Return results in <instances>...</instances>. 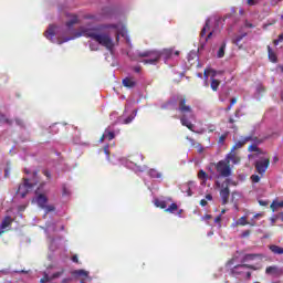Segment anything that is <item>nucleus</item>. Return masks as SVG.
Wrapping results in <instances>:
<instances>
[{
  "label": "nucleus",
  "mask_w": 283,
  "mask_h": 283,
  "mask_svg": "<svg viewBox=\"0 0 283 283\" xmlns=\"http://www.w3.org/2000/svg\"><path fill=\"white\" fill-rule=\"evenodd\" d=\"M122 83L124 87H129V88L136 87V82L133 81L132 77H125Z\"/></svg>",
  "instance_id": "obj_18"
},
{
  "label": "nucleus",
  "mask_w": 283,
  "mask_h": 283,
  "mask_svg": "<svg viewBox=\"0 0 283 283\" xmlns=\"http://www.w3.org/2000/svg\"><path fill=\"white\" fill-rule=\"evenodd\" d=\"M234 116H235V118H240V109H237V111L234 112Z\"/></svg>",
  "instance_id": "obj_59"
},
{
  "label": "nucleus",
  "mask_w": 283,
  "mask_h": 283,
  "mask_svg": "<svg viewBox=\"0 0 283 283\" xmlns=\"http://www.w3.org/2000/svg\"><path fill=\"white\" fill-rule=\"evenodd\" d=\"M63 273H65V270L59 271L53 273L51 276H49L52 280H59V277H61V275H63Z\"/></svg>",
  "instance_id": "obj_36"
},
{
  "label": "nucleus",
  "mask_w": 283,
  "mask_h": 283,
  "mask_svg": "<svg viewBox=\"0 0 283 283\" xmlns=\"http://www.w3.org/2000/svg\"><path fill=\"white\" fill-rule=\"evenodd\" d=\"M268 54L272 63H277V55L275 54V52H273V49H271L270 46H268Z\"/></svg>",
  "instance_id": "obj_21"
},
{
  "label": "nucleus",
  "mask_w": 283,
  "mask_h": 283,
  "mask_svg": "<svg viewBox=\"0 0 283 283\" xmlns=\"http://www.w3.org/2000/svg\"><path fill=\"white\" fill-rule=\"evenodd\" d=\"M134 72H136L137 74H140V70L142 67L140 66H134Z\"/></svg>",
  "instance_id": "obj_54"
},
{
  "label": "nucleus",
  "mask_w": 283,
  "mask_h": 283,
  "mask_svg": "<svg viewBox=\"0 0 283 283\" xmlns=\"http://www.w3.org/2000/svg\"><path fill=\"white\" fill-rule=\"evenodd\" d=\"M206 200H213V196H211V195H206Z\"/></svg>",
  "instance_id": "obj_62"
},
{
  "label": "nucleus",
  "mask_w": 283,
  "mask_h": 283,
  "mask_svg": "<svg viewBox=\"0 0 283 283\" xmlns=\"http://www.w3.org/2000/svg\"><path fill=\"white\" fill-rule=\"evenodd\" d=\"M263 259H264V254L249 253L243 255V258L241 259V263L244 264L247 262H253V260H263Z\"/></svg>",
  "instance_id": "obj_9"
},
{
  "label": "nucleus",
  "mask_w": 283,
  "mask_h": 283,
  "mask_svg": "<svg viewBox=\"0 0 283 283\" xmlns=\"http://www.w3.org/2000/svg\"><path fill=\"white\" fill-rule=\"evenodd\" d=\"M279 161H280V158L277 156H274L273 163H279Z\"/></svg>",
  "instance_id": "obj_64"
},
{
  "label": "nucleus",
  "mask_w": 283,
  "mask_h": 283,
  "mask_svg": "<svg viewBox=\"0 0 283 283\" xmlns=\"http://www.w3.org/2000/svg\"><path fill=\"white\" fill-rule=\"evenodd\" d=\"M137 56L139 59H156L157 62H159L160 61V51L148 50V51H144V52H138Z\"/></svg>",
  "instance_id": "obj_7"
},
{
  "label": "nucleus",
  "mask_w": 283,
  "mask_h": 283,
  "mask_svg": "<svg viewBox=\"0 0 283 283\" xmlns=\"http://www.w3.org/2000/svg\"><path fill=\"white\" fill-rule=\"evenodd\" d=\"M213 36V32H209L208 35L205 38L206 41H209Z\"/></svg>",
  "instance_id": "obj_58"
},
{
  "label": "nucleus",
  "mask_w": 283,
  "mask_h": 283,
  "mask_svg": "<svg viewBox=\"0 0 283 283\" xmlns=\"http://www.w3.org/2000/svg\"><path fill=\"white\" fill-rule=\"evenodd\" d=\"M23 180V184H21L18 188V193L21 196V198H25V196H28V191L39 185V171H33V177L31 179L24 178Z\"/></svg>",
  "instance_id": "obj_3"
},
{
  "label": "nucleus",
  "mask_w": 283,
  "mask_h": 283,
  "mask_svg": "<svg viewBox=\"0 0 283 283\" xmlns=\"http://www.w3.org/2000/svg\"><path fill=\"white\" fill-rule=\"evenodd\" d=\"M105 139H107V138L105 137V134H103L102 137L99 138V143H104Z\"/></svg>",
  "instance_id": "obj_60"
},
{
  "label": "nucleus",
  "mask_w": 283,
  "mask_h": 283,
  "mask_svg": "<svg viewBox=\"0 0 283 283\" xmlns=\"http://www.w3.org/2000/svg\"><path fill=\"white\" fill-rule=\"evenodd\" d=\"M104 136L106 140H114V138H116V134H114V130H109V128L104 130Z\"/></svg>",
  "instance_id": "obj_20"
},
{
  "label": "nucleus",
  "mask_w": 283,
  "mask_h": 283,
  "mask_svg": "<svg viewBox=\"0 0 283 283\" xmlns=\"http://www.w3.org/2000/svg\"><path fill=\"white\" fill-rule=\"evenodd\" d=\"M227 160H229V165H230L231 163H233L234 165H238V163H240V157H238V156L235 155V153H233V151L231 150V153L228 154V156H227L226 161H227Z\"/></svg>",
  "instance_id": "obj_15"
},
{
  "label": "nucleus",
  "mask_w": 283,
  "mask_h": 283,
  "mask_svg": "<svg viewBox=\"0 0 283 283\" xmlns=\"http://www.w3.org/2000/svg\"><path fill=\"white\" fill-rule=\"evenodd\" d=\"M12 222H13L12 217L7 216V217L2 220V222H1V224H0V229H8V227H10V224H12Z\"/></svg>",
  "instance_id": "obj_17"
},
{
  "label": "nucleus",
  "mask_w": 283,
  "mask_h": 283,
  "mask_svg": "<svg viewBox=\"0 0 283 283\" xmlns=\"http://www.w3.org/2000/svg\"><path fill=\"white\" fill-rule=\"evenodd\" d=\"M134 120V116H128L127 118L124 119V125H129Z\"/></svg>",
  "instance_id": "obj_45"
},
{
  "label": "nucleus",
  "mask_w": 283,
  "mask_h": 283,
  "mask_svg": "<svg viewBox=\"0 0 283 283\" xmlns=\"http://www.w3.org/2000/svg\"><path fill=\"white\" fill-rule=\"evenodd\" d=\"M78 23V17L73 15V18L66 22V27L72 28L73 25H76Z\"/></svg>",
  "instance_id": "obj_33"
},
{
  "label": "nucleus",
  "mask_w": 283,
  "mask_h": 283,
  "mask_svg": "<svg viewBox=\"0 0 283 283\" xmlns=\"http://www.w3.org/2000/svg\"><path fill=\"white\" fill-rule=\"evenodd\" d=\"M72 275H77L80 277H87L90 275V272L85 270H75L72 272Z\"/></svg>",
  "instance_id": "obj_27"
},
{
  "label": "nucleus",
  "mask_w": 283,
  "mask_h": 283,
  "mask_svg": "<svg viewBox=\"0 0 283 283\" xmlns=\"http://www.w3.org/2000/svg\"><path fill=\"white\" fill-rule=\"evenodd\" d=\"M235 103H238V98L232 97V98L230 99V105L233 107V105H235Z\"/></svg>",
  "instance_id": "obj_51"
},
{
  "label": "nucleus",
  "mask_w": 283,
  "mask_h": 283,
  "mask_svg": "<svg viewBox=\"0 0 283 283\" xmlns=\"http://www.w3.org/2000/svg\"><path fill=\"white\" fill-rule=\"evenodd\" d=\"M172 102H166L161 105V109H169V105H171Z\"/></svg>",
  "instance_id": "obj_48"
},
{
  "label": "nucleus",
  "mask_w": 283,
  "mask_h": 283,
  "mask_svg": "<svg viewBox=\"0 0 283 283\" xmlns=\"http://www.w3.org/2000/svg\"><path fill=\"white\" fill-rule=\"evenodd\" d=\"M42 209H44L45 216H48V213H50V212L55 210L54 206H48V205L44 208H42Z\"/></svg>",
  "instance_id": "obj_40"
},
{
  "label": "nucleus",
  "mask_w": 283,
  "mask_h": 283,
  "mask_svg": "<svg viewBox=\"0 0 283 283\" xmlns=\"http://www.w3.org/2000/svg\"><path fill=\"white\" fill-rule=\"evenodd\" d=\"M224 185L226 187L220 191V196L222 198V205H227V202H229V196L231 193L229 190V185H233V182L231 181V179H226Z\"/></svg>",
  "instance_id": "obj_8"
},
{
  "label": "nucleus",
  "mask_w": 283,
  "mask_h": 283,
  "mask_svg": "<svg viewBox=\"0 0 283 283\" xmlns=\"http://www.w3.org/2000/svg\"><path fill=\"white\" fill-rule=\"evenodd\" d=\"M216 75H217V72L213 69H207L203 72L205 78H209V76H211V78H216Z\"/></svg>",
  "instance_id": "obj_24"
},
{
  "label": "nucleus",
  "mask_w": 283,
  "mask_h": 283,
  "mask_svg": "<svg viewBox=\"0 0 283 283\" xmlns=\"http://www.w3.org/2000/svg\"><path fill=\"white\" fill-rule=\"evenodd\" d=\"M155 207H158L159 209H167V201L165 200H160V199H156L155 200Z\"/></svg>",
  "instance_id": "obj_28"
},
{
  "label": "nucleus",
  "mask_w": 283,
  "mask_h": 283,
  "mask_svg": "<svg viewBox=\"0 0 283 283\" xmlns=\"http://www.w3.org/2000/svg\"><path fill=\"white\" fill-rule=\"evenodd\" d=\"M72 262H75L76 264H78V256L77 255H73L72 256Z\"/></svg>",
  "instance_id": "obj_56"
},
{
  "label": "nucleus",
  "mask_w": 283,
  "mask_h": 283,
  "mask_svg": "<svg viewBox=\"0 0 283 283\" xmlns=\"http://www.w3.org/2000/svg\"><path fill=\"white\" fill-rule=\"evenodd\" d=\"M251 180H252V182H260V176H258V175H252V176H251Z\"/></svg>",
  "instance_id": "obj_46"
},
{
  "label": "nucleus",
  "mask_w": 283,
  "mask_h": 283,
  "mask_svg": "<svg viewBox=\"0 0 283 283\" xmlns=\"http://www.w3.org/2000/svg\"><path fill=\"white\" fill-rule=\"evenodd\" d=\"M210 81H211L210 87H211L212 92H218V88L220 87V82H219V80H216V78H213V77H210Z\"/></svg>",
  "instance_id": "obj_22"
},
{
  "label": "nucleus",
  "mask_w": 283,
  "mask_h": 283,
  "mask_svg": "<svg viewBox=\"0 0 283 283\" xmlns=\"http://www.w3.org/2000/svg\"><path fill=\"white\" fill-rule=\"evenodd\" d=\"M198 178H199V180H203L202 185H205V182H207V180H209V175L205 170L201 169L198 172Z\"/></svg>",
  "instance_id": "obj_25"
},
{
  "label": "nucleus",
  "mask_w": 283,
  "mask_h": 283,
  "mask_svg": "<svg viewBox=\"0 0 283 283\" xmlns=\"http://www.w3.org/2000/svg\"><path fill=\"white\" fill-rule=\"evenodd\" d=\"M283 208V201H273L270 206V209L275 212L277 209Z\"/></svg>",
  "instance_id": "obj_26"
},
{
  "label": "nucleus",
  "mask_w": 283,
  "mask_h": 283,
  "mask_svg": "<svg viewBox=\"0 0 283 283\" xmlns=\"http://www.w3.org/2000/svg\"><path fill=\"white\" fill-rule=\"evenodd\" d=\"M248 151H260L258 145L253 144L248 147Z\"/></svg>",
  "instance_id": "obj_41"
},
{
  "label": "nucleus",
  "mask_w": 283,
  "mask_h": 283,
  "mask_svg": "<svg viewBox=\"0 0 283 283\" xmlns=\"http://www.w3.org/2000/svg\"><path fill=\"white\" fill-rule=\"evenodd\" d=\"M216 169H217L218 174H220V176H222V178H229V176H231V166L229 164V160H227V161L220 160L217 164Z\"/></svg>",
  "instance_id": "obj_4"
},
{
  "label": "nucleus",
  "mask_w": 283,
  "mask_h": 283,
  "mask_svg": "<svg viewBox=\"0 0 283 283\" xmlns=\"http://www.w3.org/2000/svg\"><path fill=\"white\" fill-rule=\"evenodd\" d=\"M259 205H260L261 207H266V205H269V202L263 201V200H259Z\"/></svg>",
  "instance_id": "obj_55"
},
{
  "label": "nucleus",
  "mask_w": 283,
  "mask_h": 283,
  "mask_svg": "<svg viewBox=\"0 0 283 283\" xmlns=\"http://www.w3.org/2000/svg\"><path fill=\"white\" fill-rule=\"evenodd\" d=\"M149 176H150V178H163V174L158 172V170H156V169H150Z\"/></svg>",
  "instance_id": "obj_32"
},
{
  "label": "nucleus",
  "mask_w": 283,
  "mask_h": 283,
  "mask_svg": "<svg viewBox=\"0 0 283 283\" xmlns=\"http://www.w3.org/2000/svg\"><path fill=\"white\" fill-rule=\"evenodd\" d=\"M270 165L271 159L269 158H261L254 163V167L260 176H264V174H266V169H269Z\"/></svg>",
  "instance_id": "obj_5"
},
{
  "label": "nucleus",
  "mask_w": 283,
  "mask_h": 283,
  "mask_svg": "<svg viewBox=\"0 0 283 283\" xmlns=\"http://www.w3.org/2000/svg\"><path fill=\"white\" fill-rule=\"evenodd\" d=\"M265 273H266V275L280 276V275H282V270H280L277 266L273 265V266H268L265 269Z\"/></svg>",
  "instance_id": "obj_12"
},
{
  "label": "nucleus",
  "mask_w": 283,
  "mask_h": 283,
  "mask_svg": "<svg viewBox=\"0 0 283 283\" xmlns=\"http://www.w3.org/2000/svg\"><path fill=\"white\" fill-rule=\"evenodd\" d=\"M104 29L105 27L83 28L81 30L80 36H86V39H92L103 48H106V50L112 51L114 50V40L112 39V35H109V33L104 31Z\"/></svg>",
  "instance_id": "obj_1"
},
{
  "label": "nucleus",
  "mask_w": 283,
  "mask_h": 283,
  "mask_svg": "<svg viewBox=\"0 0 283 283\" xmlns=\"http://www.w3.org/2000/svg\"><path fill=\"white\" fill-rule=\"evenodd\" d=\"M251 140H255V139H253L252 136L241 137L240 140L234 143L232 147V151H235V149H242V147L247 145V143H251Z\"/></svg>",
  "instance_id": "obj_10"
},
{
  "label": "nucleus",
  "mask_w": 283,
  "mask_h": 283,
  "mask_svg": "<svg viewBox=\"0 0 283 283\" xmlns=\"http://www.w3.org/2000/svg\"><path fill=\"white\" fill-rule=\"evenodd\" d=\"M46 282H52L50 279V275L44 272V276L40 280V283H46Z\"/></svg>",
  "instance_id": "obj_39"
},
{
  "label": "nucleus",
  "mask_w": 283,
  "mask_h": 283,
  "mask_svg": "<svg viewBox=\"0 0 283 283\" xmlns=\"http://www.w3.org/2000/svg\"><path fill=\"white\" fill-rule=\"evenodd\" d=\"M191 185H192V182L190 181L181 187L182 192L187 193V196H189V197L193 196V192L191 191Z\"/></svg>",
  "instance_id": "obj_19"
},
{
  "label": "nucleus",
  "mask_w": 283,
  "mask_h": 283,
  "mask_svg": "<svg viewBox=\"0 0 283 283\" xmlns=\"http://www.w3.org/2000/svg\"><path fill=\"white\" fill-rule=\"evenodd\" d=\"M282 41H283V33H281V34L279 35V39H277V40H274V45H277V43H282Z\"/></svg>",
  "instance_id": "obj_47"
},
{
  "label": "nucleus",
  "mask_w": 283,
  "mask_h": 283,
  "mask_svg": "<svg viewBox=\"0 0 283 283\" xmlns=\"http://www.w3.org/2000/svg\"><path fill=\"white\" fill-rule=\"evenodd\" d=\"M269 249L272 253H274V255H283V248L272 244L269 245Z\"/></svg>",
  "instance_id": "obj_16"
},
{
  "label": "nucleus",
  "mask_w": 283,
  "mask_h": 283,
  "mask_svg": "<svg viewBox=\"0 0 283 283\" xmlns=\"http://www.w3.org/2000/svg\"><path fill=\"white\" fill-rule=\"evenodd\" d=\"M248 6H258L256 0H247Z\"/></svg>",
  "instance_id": "obj_49"
},
{
  "label": "nucleus",
  "mask_w": 283,
  "mask_h": 283,
  "mask_svg": "<svg viewBox=\"0 0 283 283\" xmlns=\"http://www.w3.org/2000/svg\"><path fill=\"white\" fill-rule=\"evenodd\" d=\"M244 36H247V33H243L241 35H237L233 40L232 43H234V45H240V41H242V39H244Z\"/></svg>",
  "instance_id": "obj_35"
},
{
  "label": "nucleus",
  "mask_w": 283,
  "mask_h": 283,
  "mask_svg": "<svg viewBox=\"0 0 283 283\" xmlns=\"http://www.w3.org/2000/svg\"><path fill=\"white\" fill-rule=\"evenodd\" d=\"M45 39H49V41H52L54 36H56V25L50 24L46 31L44 32Z\"/></svg>",
  "instance_id": "obj_11"
},
{
  "label": "nucleus",
  "mask_w": 283,
  "mask_h": 283,
  "mask_svg": "<svg viewBox=\"0 0 283 283\" xmlns=\"http://www.w3.org/2000/svg\"><path fill=\"white\" fill-rule=\"evenodd\" d=\"M207 205H208V202H207L206 199H201V200H200V206H201V207H207Z\"/></svg>",
  "instance_id": "obj_52"
},
{
  "label": "nucleus",
  "mask_w": 283,
  "mask_h": 283,
  "mask_svg": "<svg viewBox=\"0 0 283 283\" xmlns=\"http://www.w3.org/2000/svg\"><path fill=\"white\" fill-rule=\"evenodd\" d=\"M211 214H206L205 217H203V220H211Z\"/></svg>",
  "instance_id": "obj_61"
},
{
  "label": "nucleus",
  "mask_w": 283,
  "mask_h": 283,
  "mask_svg": "<svg viewBox=\"0 0 283 283\" xmlns=\"http://www.w3.org/2000/svg\"><path fill=\"white\" fill-rule=\"evenodd\" d=\"M178 209L177 203H171L168 208L165 209L166 213H174Z\"/></svg>",
  "instance_id": "obj_34"
},
{
  "label": "nucleus",
  "mask_w": 283,
  "mask_h": 283,
  "mask_svg": "<svg viewBox=\"0 0 283 283\" xmlns=\"http://www.w3.org/2000/svg\"><path fill=\"white\" fill-rule=\"evenodd\" d=\"M250 227H255V219H251V221L248 223Z\"/></svg>",
  "instance_id": "obj_57"
},
{
  "label": "nucleus",
  "mask_w": 283,
  "mask_h": 283,
  "mask_svg": "<svg viewBox=\"0 0 283 283\" xmlns=\"http://www.w3.org/2000/svg\"><path fill=\"white\" fill-rule=\"evenodd\" d=\"M36 203L41 209L45 208L48 205V197L45 195H39L36 198Z\"/></svg>",
  "instance_id": "obj_14"
},
{
  "label": "nucleus",
  "mask_w": 283,
  "mask_h": 283,
  "mask_svg": "<svg viewBox=\"0 0 283 283\" xmlns=\"http://www.w3.org/2000/svg\"><path fill=\"white\" fill-rule=\"evenodd\" d=\"M142 63H144V65H157L158 64V61L156 59H146V60H143Z\"/></svg>",
  "instance_id": "obj_31"
},
{
  "label": "nucleus",
  "mask_w": 283,
  "mask_h": 283,
  "mask_svg": "<svg viewBox=\"0 0 283 283\" xmlns=\"http://www.w3.org/2000/svg\"><path fill=\"white\" fill-rule=\"evenodd\" d=\"M224 50H227V43H222L221 46L219 48V51L217 53L218 59H223L224 56Z\"/></svg>",
  "instance_id": "obj_29"
},
{
  "label": "nucleus",
  "mask_w": 283,
  "mask_h": 283,
  "mask_svg": "<svg viewBox=\"0 0 283 283\" xmlns=\"http://www.w3.org/2000/svg\"><path fill=\"white\" fill-rule=\"evenodd\" d=\"M263 213H256L253 216L252 220H258V218H262Z\"/></svg>",
  "instance_id": "obj_53"
},
{
  "label": "nucleus",
  "mask_w": 283,
  "mask_h": 283,
  "mask_svg": "<svg viewBox=\"0 0 283 283\" xmlns=\"http://www.w3.org/2000/svg\"><path fill=\"white\" fill-rule=\"evenodd\" d=\"M42 174H43V176H45V177L48 178V180H50V178H52V174H51L50 170H48V169H44V170L42 171Z\"/></svg>",
  "instance_id": "obj_43"
},
{
  "label": "nucleus",
  "mask_w": 283,
  "mask_h": 283,
  "mask_svg": "<svg viewBox=\"0 0 283 283\" xmlns=\"http://www.w3.org/2000/svg\"><path fill=\"white\" fill-rule=\"evenodd\" d=\"M235 224L237 227H247L249 221H247V217H241L239 220H237Z\"/></svg>",
  "instance_id": "obj_30"
},
{
  "label": "nucleus",
  "mask_w": 283,
  "mask_h": 283,
  "mask_svg": "<svg viewBox=\"0 0 283 283\" xmlns=\"http://www.w3.org/2000/svg\"><path fill=\"white\" fill-rule=\"evenodd\" d=\"M247 269H251V271H258L259 268L255 265L242 263V264L235 265L232 269V273L233 275H242L244 271H247Z\"/></svg>",
  "instance_id": "obj_6"
},
{
  "label": "nucleus",
  "mask_w": 283,
  "mask_h": 283,
  "mask_svg": "<svg viewBox=\"0 0 283 283\" xmlns=\"http://www.w3.org/2000/svg\"><path fill=\"white\" fill-rule=\"evenodd\" d=\"M91 52H98V44L90 43Z\"/></svg>",
  "instance_id": "obj_42"
},
{
  "label": "nucleus",
  "mask_w": 283,
  "mask_h": 283,
  "mask_svg": "<svg viewBox=\"0 0 283 283\" xmlns=\"http://www.w3.org/2000/svg\"><path fill=\"white\" fill-rule=\"evenodd\" d=\"M193 59H198V53H196L195 51H192V52H190V53L188 54V62L191 63V64H193V63H192Z\"/></svg>",
  "instance_id": "obj_37"
},
{
  "label": "nucleus",
  "mask_w": 283,
  "mask_h": 283,
  "mask_svg": "<svg viewBox=\"0 0 283 283\" xmlns=\"http://www.w3.org/2000/svg\"><path fill=\"white\" fill-rule=\"evenodd\" d=\"M178 112H180L181 117H180V123L184 127H187L190 132H193V124L189 120V118L195 119L196 115L193 114V108L191 106L187 105V98L181 97L179 99V106H178ZM187 114L188 117H187Z\"/></svg>",
  "instance_id": "obj_2"
},
{
  "label": "nucleus",
  "mask_w": 283,
  "mask_h": 283,
  "mask_svg": "<svg viewBox=\"0 0 283 283\" xmlns=\"http://www.w3.org/2000/svg\"><path fill=\"white\" fill-rule=\"evenodd\" d=\"M214 222L217 224H220L222 222V216L219 214L218 217H216Z\"/></svg>",
  "instance_id": "obj_50"
},
{
  "label": "nucleus",
  "mask_w": 283,
  "mask_h": 283,
  "mask_svg": "<svg viewBox=\"0 0 283 283\" xmlns=\"http://www.w3.org/2000/svg\"><path fill=\"white\" fill-rule=\"evenodd\" d=\"M63 193L64 196H67V188L65 186H63Z\"/></svg>",
  "instance_id": "obj_63"
},
{
  "label": "nucleus",
  "mask_w": 283,
  "mask_h": 283,
  "mask_svg": "<svg viewBox=\"0 0 283 283\" xmlns=\"http://www.w3.org/2000/svg\"><path fill=\"white\" fill-rule=\"evenodd\" d=\"M160 52V59H165V61H169V59H171V56L174 55V50L171 49H164Z\"/></svg>",
  "instance_id": "obj_13"
},
{
  "label": "nucleus",
  "mask_w": 283,
  "mask_h": 283,
  "mask_svg": "<svg viewBox=\"0 0 283 283\" xmlns=\"http://www.w3.org/2000/svg\"><path fill=\"white\" fill-rule=\"evenodd\" d=\"M228 136H229V133L222 134V135L219 137L218 144H219V145H224V140H227Z\"/></svg>",
  "instance_id": "obj_38"
},
{
  "label": "nucleus",
  "mask_w": 283,
  "mask_h": 283,
  "mask_svg": "<svg viewBox=\"0 0 283 283\" xmlns=\"http://www.w3.org/2000/svg\"><path fill=\"white\" fill-rule=\"evenodd\" d=\"M251 235V230H244L241 234V238H249Z\"/></svg>",
  "instance_id": "obj_44"
},
{
  "label": "nucleus",
  "mask_w": 283,
  "mask_h": 283,
  "mask_svg": "<svg viewBox=\"0 0 283 283\" xmlns=\"http://www.w3.org/2000/svg\"><path fill=\"white\" fill-rule=\"evenodd\" d=\"M210 23H211L210 20H206V24H205V27L202 28V30L200 32L201 38L207 36V32H209V30H211V27H209Z\"/></svg>",
  "instance_id": "obj_23"
}]
</instances>
